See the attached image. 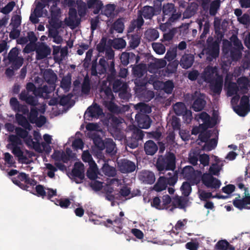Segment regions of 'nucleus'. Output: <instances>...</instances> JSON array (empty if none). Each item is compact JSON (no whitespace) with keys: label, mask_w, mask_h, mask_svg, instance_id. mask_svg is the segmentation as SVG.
<instances>
[{"label":"nucleus","mask_w":250,"mask_h":250,"mask_svg":"<svg viewBox=\"0 0 250 250\" xmlns=\"http://www.w3.org/2000/svg\"><path fill=\"white\" fill-rule=\"evenodd\" d=\"M120 59L122 64L126 66L129 63L136 64L138 63L140 57L138 56H136L133 52H124L121 54Z\"/></svg>","instance_id":"11"},{"label":"nucleus","mask_w":250,"mask_h":250,"mask_svg":"<svg viewBox=\"0 0 250 250\" xmlns=\"http://www.w3.org/2000/svg\"><path fill=\"white\" fill-rule=\"evenodd\" d=\"M233 206L238 209L242 210L243 209H250L248 206L250 205V194L248 188H245V192L243 198H241L240 194L232 201Z\"/></svg>","instance_id":"7"},{"label":"nucleus","mask_w":250,"mask_h":250,"mask_svg":"<svg viewBox=\"0 0 250 250\" xmlns=\"http://www.w3.org/2000/svg\"><path fill=\"white\" fill-rule=\"evenodd\" d=\"M197 23L199 31H201L202 28H203V32L200 36V41H199V42L202 44V42H205L207 35L209 33L210 24L208 20L205 21L204 18L199 20Z\"/></svg>","instance_id":"12"},{"label":"nucleus","mask_w":250,"mask_h":250,"mask_svg":"<svg viewBox=\"0 0 250 250\" xmlns=\"http://www.w3.org/2000/svg\"><path fill=\"white\" fill-rule=\"evenodd\" d=\"M19 97L21 101L25 102L32 107H35L38 104V99L35 96L29 95L25 90H22Z\"/></svg>","instance_id":"18"},{"label":"nucleus","mask_w":250,"mask_h":250,"mask_svg":"<svg viewBox=\"0 0 250 250\" xmlns=\"http://www.w3.org/2000/svg\"><path fill=\"white\" fill-rule=\"evenodd\" d=\"M89 116L91 118H98L102 113L103 110L100 106L96 104L87 108Z\"/></svg>","instance_id":"29"},{"label":"nucleus","mask_w":250,"mask_h":250,"mask_svg":"<svg viewBox=\"0 0 250 250\" xmlns=\"http://www.w3.org/2000/svg\"><path fill=\"white\" fill-rule=\"evenodd\" d=\"M16 134L21 139L27 138L29 134L28 130L21 127H16L15 128Z\"/></svg>","instance_id":"61"},{"label":"nucleus","mask_w":250,"mask_h":250,"mask_svg":"<svg viewBox=\"0 0 250 250\" xmlns=\"http://www.w3.org/2000/svg\"><path fill=\"white\" fill-rule=\"evenodd\" d=\"M90 81L88 76L84 78L82 84V92L84 94H88L90 91Z\"/></svg>","instance_id":"44"},{"label":"nucleus","mask_w":250,"mask_h":250,"mask_svg":"<svg viewBox=\"0 0 250 250\" xmlns=\"http://www.w3.org/2000/svg\"><path fill=\"white\" fill-rule=\"evenodd\" d=\"M139 179L143 183L147 184H152L155 181L154 174L148 170H142L139 175Z\"/></svg>","instance_id":"19"},{"label":"nucleus","mask_w":250,"mask_h":250,"mask_svg":"<svg viewBox=\"0 0 250 250\" xmlns=\"http://www.w3.org/2000/svg\"><path fill=\"white\" fill-rule=\"evenodd\" d=\"M114 51L110 47H107L105 50V58L106 59V60L104 57H102V58H104V61L107 62L108 64L112 61L115 63L114 61Z\"/></svg>","instance_id":"55"},{"label":"nucleus","mask_w":250,"mask_h":250,"mask_svg":"<svg viewBox=\"0 0 250 250\" xmlns=\"http://www.w3.org/2000/svg\"><path fill=\"white\" fill-rule=\"evenodd\" d=\"M50 48L44 42H41L36 48V56L37 60H41L46 58L51 54Z\"/></svg>","instance_id":"13"},{"label":"nucleus","mask_w":250,"mask_h":250,"mask_svg":"<svg viewBox=\"0 0 250 250\" xmlns=\"http://www.w3.org/2000/svg\"><path fill=\"white\" fill-rule=\"evenodd\" d=\"M72 175L81 180L84 179V166L82 163L76 162L75 163L74 168L72 170Z\"/></svg>","instance_id":"21"},{"label":"nucleus","mask_w":250,"mask_h":250,"mask_svg":"<svg viewBox=\"0 0 250 250\" xmlns=\"http://www.w3.org/2000/svg\"><path fill=\"white\" fill-rule=\"evenodd\" d=\"M119 170L123 173H129L134 171L136 169L135 163L126 159H122L117 161Z\"/></svg>","instance_id":"9"},{"label":"nucleus","mask_w":250,"mask_h":250,"mask_svg":"<svg viewBox=\"0 0 250 250\" xmlns=\"http://www.w3.org/2000/svg\"><path fill=\"white\" fill-rule=\"evenodd\" d=\"M203 184L208 188L217 189L220 188L221 183L219 180L209 174H204L202 177Z\"/></svg>","instance_id":"10"},{"label":"nucleus","mask_w":250,"mask_h":250,"mask_svg":"<svg viewBox=\"0 0 250 250\" xmlns=\"http://www.w3.org/2000/svg\"><path fill=\"white\" fill-rule=\"evenodd\" d=\"M104 149L107 153H112L115 147V144L111 139H107L104 142Z\"/></svg>","instance_id":"51"},{"label":"nucleus","mask_w":250,"mask_h":250,"mask_svg":"<svg viewBox=\"0 0 250 250\" xmlns=\"http://www.w3.org/2000/svg\"><path fill=\"white\" fill-rule=\"evenodd\" d=\"M144 136V131L138 128H134L131 137L126 140L128 146L132 149L137 147L142 144Z\"/></svg>","instance_id":"8"},{"label":"nucleus","mask_w":250,"mask_h":250,"mask_svg":"<svg viewBox=\"0 0 250 250\" xmlns=\"http://www.w3.org/2000/svg\"><path fill=\"white\" fill-rule=\"evenodd\" d=\"M23 58L22 57H19L14 59V61H10L12 63L11 68L15 69V70L19 69L23 63Z\"/></svg>","instance_id":"58"},{"label":"nucleus","mask_w":250,"mask_h":250,"mask_svg":"<svg viewBox=\"0 0 250 250\" xmlns=\"http://www.w3.org/2000/svg\"><path fill=\"white\" fill-rule=\"evenodd\" d=\"M14 184L19 186L23 190L29 191L30 186H34L37 184V181L31 179L28 174L24 172H20L16 177H13L12 179Z\"/></svg>","instance_id":"4"},{"label":"nucleus","mask_w":250,"mask_h":250,"mask_svg":"<svg viewBox=\"0 0 250 250\" xmlns=\"http://www.w3.org/2000/svg\"><path fill=\"white\" fill-rule=\"evenodd\" d=\"M102 170L105 175L109 177H113L116 174L115 168L108 164H104Z\"/></svg>","instance_id":"40"},{"label":"nucleus","mask_w":250,"mask_h":250,"mask_svg":"<svg viewBox=\"0 0 250 250\" xmlns=\"http://www.w3.org/2000/svg\"><path fill=\"white\" fill-rule=\"evenodd\" d=\"M141 38L138 34H134L131 36L128 42L129 47L132 49L137 48L140 43Z\"/></svg>","instance_id":"41"},{"label":"nucleus","mask_w":250,"mask_h":250,"mask_svg":"<svg viewBox=\"0 0 250 250\" xmlns=\"http://www.w3.org/2000/svg\"><path fill=\"white\" fill-rule=\"evenodd\" d=\"M135 119L138 126L141 128H148L152 122L149 116L145 114H136Z\"/></svg>","instance_id":"16"},{"label":"nucleus","mask_w":250,"mask_h":250,"mask_svg":"<svg viewBox=\"0 0 250 250\" xmlns=\"http://www.w3.org/2000/svg\"><path fill=\"white\" fill-rule=\"evenodd\" d=\"M93 141L95 146L100 150H103L104 149V142L103 141L100 136L96 135L94 136L93 138Z\"/></svg>","instance_id":"60"},{"label":"nucleus","mask_w":250,"mask_h":250,"mask_svg":"<svg viewBox=\"0 0 250 250\" xmlns=\"http://www.w3.org/2000/svg\"><path fill=\"white\" fill-rule=\"evenodd\" d=\"M239 91V86L236 83L233 82H229L227 84V94L229 96L236 95Z\"/></svg>","instance_id":"33"},{"label":"nucleus","mask_w":250,"mask_h":250,"mask_svg":"<svg viewBox=\"0 0 250 250\" xmlns=\"http://www.w3.org/2000/svg\"><path fill=\"white\" fill-rule=\"evenodd\" d=\"M207 55V60L210 61L218 57L220 52L219 42L210 36L207 40L206 47L204 49Z\"/></svg>","instance_id":"3"},{"label":"nucleus","mask_w":250,"mask_h":250,"mask_svg":"<svg viewBox=\"0 0 250 250\" xmlns=\"http://www.w3.org/2000/svg\"><path fill=\"white\" fill-rule=\"evenodd\" d=\"M174 87L173 82L172 81L168 80L164 83V91L167 94H171Z\"/></svg>","instance_id":"64"},{"label":"nucleus","mask_w":250,"mask_h":250,"mask_svg":"<svg viewBox=\"0 0 250 250\" xmlns=\"http://www.w3.org/2000/svg\"><path fill=\"white\" fill-rule=\"evenodd\" d=\"M124 23L121 19H117L112 24L111 29H113L119 33H123L124 30Z\"/></svg>","instance_id":"42"},{"label":"nucleus","mask_w":250,"mask_h":250,"mask_svg":"<svg viewBox=\"0 0 250 250\" xmlns=\"http://www.w3.org/2000/svg\"><path fill=\"white\" fill-rule=\"evenodd\" d=\"M144 23V21L142 15L138 13V17L136 20L131 22V26L133 29L135 28L140 29Z\"/></svg>","instance_id":"59"},{"label":"nucleus","mask_w":250,"mask_h":250,"mask_svg":"<svg viewBox=\"0 0 250 250\" xmlns=\"http://www.w3.org/2000/svg\"><path fill=\"white\" fill-rule=\"evenodd\" d=\"M9 103L12 109L15 112H21L22 115H27L29 113L28 106L25 104H20L16 98H11Z\"/></svg>","instance_id":"15"},{"label":"nucleus","mask_w":250,"mask_h":250,"mask_svg":"<svg viewBox=\"0 0 250 250\" xmlns=\"http://www.w3.org/2000/svg\"><path fill=\"white\" fill-rule=\"evenodd\" d=\"M199 118L203 122V124H200V126H208V125H211L210 117L207 112L201 113Z\"/></svg>","instance_id":"54"},{"label":"nucleus","mask_w":250,"mask_h":250,"mask_svg":"<svg viewBox=\"0 0 250 250\" xmlns=\"http://www.w3.org/2000/svg\"><path fill=\"white\" fill-rule=\"evenodd\" d=\"M158 149L157 144L152 140H148L144 144V150L147 155H154Z\"/></svg>","instance_id":"22"},{"label":"nucleus","mask_w":250,"mask_h":250,"mask_svg":"<svg viewBox=\"0 0 250 250\" xmlns=\"http://www.w3.org/2000/svg\"><path fill=\"white\" fill-rule=\"evenodd\" d=\"M233 109L234 111L240 117H245L250 112V108L249 109L247 107L241 106L240 104L233 106Z\"/></svg>","instance_id":"35"},{"label":"nucleus","mask_w":250,"mask_h":250,"mask_svg":"<svg viewBox=\"0 0 250 250\" xmlns=\"http://www.w3.org/2000/svg\"><path fill=\"white\" fill-rule=\"evenodd\" d=\"M182 194L185 196H188L191 192V187L190 184L188 182H184L181 187Z\"/></svg>","instance_id":"63"},{"label":"nucleus","mask_w":250,"mask_h":250,"mask_svg":"<svg viewBox=\"0 0 250 250\" xmlns=\"http://www.w3.org/2000/svg\"><path fill=\"white\" fill-rule=\"evenodd\" d=\"M155 9L152 6H145L141 10L139 11L138 13L142 15L146 19H151L154 15Z\"/></svg>","instance_id":"28"},{"label":"nucleus","mask_w":250,"mask_h":250,"mask_svg":"<svg viewBox=\"0 0 250 250\" xmlns=\"http://www.w3.org/2000/svg\"><path fill=\"white\" fill-rule=\"evenodd\" d=\"M107 43L109 45H112L116 49L124 48L126 45V42L123 38H117L114 40L109 39Z\"/></svg>","instance_id":"30"},{"label":"nucleus","mask_w":250,"mask_h":250,"mask_svg":"<svg viewBox=\"0 0 250 250\" xmlns=\"http://www.w3.org/2000/svg\"><path fill=\"white\" fill-rule=\"evenodd\" d=\"M145 36L148 41H154L159 37L158 31L155 29H150L145 32Z\"/></svg>","instance_id":"36"},{"label":"nucleus","mask_w":250,"mask_h":250,"mask_svg":"<svg viewBox=\"0 0 250 250\" xmlns=\"http://www.w3.org/2000/svg\"><path fill=\"white\" fill-rule=\"evenodd\" d=\"M217 68L212 66H207L203 73V78L205 82L211 83L215 81L214 76L218 75Z\"/></svg>","instance_id":"17"},{"label":"nucleus","mask_w":250,"mask_h":250,"mask_svg":"<svg viewBox=\"0 0 250 250\" xmlns=\"http://www.w3.org/2000/svg\"><path fill=\"white\" fill-rule=\"evenodd\" d=\"M242 49L235 47L232 48L230 51V56L232 61H237L242 57Z\"/></svg>","instance_id":"45"},{"label":"nucleus","mask_w":250,"mask_h":250,"mask_svg":"<svg viewBox=\"0 0 250 250\" xmlns=\"http://www.w3.org/2000/svg\"><path fill=\"white\" fill-rule=\"evenodd\" d=\"M91 75L93 76H98L99 78L102 75L107 74L106 80L109 84H112L113 91L118 92L120 91H126L127 85L121 79H116L117 73L115 68V64L111 62L108 64L104 58H100L98 65L97 59L93 60L91 62Z\"/></svg>","instance_id":"1"},{"label":"nucleus","mask_w":250,"mask_h":250,"mask_svg":"<svg viewBox=\"0 0 250 250\" xmlns=\"http://www.w3.org/2000/svg\"><path fill=\"white\" fill-rule=\"evenodd\" d=\"M167 185L165 177H160L153 187V189L157 192H160L166 189Z\"/></svg>","instance_id":"34"},{"label":"nucleus","mask_w":250,"mask_h":250,"mask_svg":"<svg viewBox=\"0 0 250 250\" xmlns=\"http://www.w3.org/2000/svg\"><path fill=\"white\" fill-rule=\"evenodd\" d=\"M156 167L159 171L172 170L176 168V157L172 152H168L164 155H159L156 163Z\"/></svg>","instance_id":"2"},{"label":"nucleus","mask_w":250,"mask_h":250,"mask_svg":"<svg viewBox=\"0 0 250 250\" xmlns=\"http://www.w3.org/2000/svg\"><path fill=\"white\" fill-rule=\"evenodd\" d=\"M106 42L107 38L105 37H102L100 42L96 46V49L99 53L104 52L106 50L107 47H110V45H109V46L106 45Z\"/></svg>","instance_id":"48"},{"label":"nucleus","mask_w":250,"mask_h":250,"mask_svg":"<svg viewBox=\"0 0 250 250\" xmlns=\"http://www.w3.org/2000/svg\"><path fill=\"white\" fill-rule=\"evenodd\" d=\"M15 120L18 125L22 126L25 129L30 131L32 129L29 120L23 115L17 113L15 115Z\"/></svg>","instance_id":"20"},{"label":"nucleus","mask_w":250,"mask_h":250,"mask_svg":"<svg viewBox=\"0 0 250 250\" xmlns=\"http://www.w3.org/2000/svg\"><path fill=\"white\" fill-rule=\"evenodd\" d=\"M188 200L183 197L176 196L172 202V207L170 210L178 208L180 209H184L187 207Z\"/></svg>","instance_id":"24"},{"label":"nucleus","mask_w":250,"mask_h":250,"mask_svg":"<svg viewBox=\"0 0 250 250\" xmlns=\"http://www.w3.org/2000/svg\"><path fill=\"white\" fill-rule=\"evenodd\" d=\"M51 16L50 24L54 27L60 28L61 24L58 21V17L61 13V9L57 6V4H53L50 9Z\"/></svg>","instance_id":"14"},{"label":"nucleus","mask_w":250,"mask_h":250,"mask_svg":"<svg viewBox=\"0 0 250 250\" xmlns=\"http://www.w3.org/2000/svg\"><path fill=\"white\" fill-rule=\"evenodd\" d=\"M194 61V56L191 54H185L184 55L180 60V65L185 69H188L190 67Z\"/></svg>","instance_id":"23"},{"label":"nucleus","mask_w":250,"mask_h":250,"mask_svg":"<svg viewBox=\"0 0 250 250\" xmlns=\"http://www.w3.org/2000/svg\"><path fill=\"white\" fill-rule=\"evenodd\" d=\"M136 109L140 110L141 114L150 113L151 112V108L148 104L140 103L136 105Z\"/></svg>","instance_id":"50"},{"label":"nucleus","mask_w":250,"mask_h":250,"mask_svg":"<svg viewBox=\"0 0 250 250\" xmlns=\"http://www.w3.org/2000/svg\"><path fill=\"white\" fill-rule=\"evenodd\" d=\"M197 5L196 4H191L183 13V17L185 19H188L194 16L197 12Z\"/></svg>","instance_id":"31"},{"label":"nucleus","mask_w":250,"mask_h":250,"mask_svg":"<svg viewBox=\"0 0 250 250\" xmlns=\"http://www.w3.org/2000/svg\"><path fill=\"white\" fill-rule=\"evenodd\" d=\"M173 108L175 113L178 116L183 115L186 110L185 104L182 102L176 103L173 105Z\"/></svg>","instance_id":"38"},{"label":"nucleus","mask_w":250,"mask_h":250,"mask_svg":"<svg viewBox=\"0 0 250 250\" xmlns=\"http://www.w3.org/2000/svg\"><path fill=\"white\" fill-rule=\"evenodd\" d=\"M135 86L136 87V90L138 91L140 89H146V86L147 84V81L143 78L136 79L134 82Z\"/></svg>","instance_id":"57"},{"label":"nucleus","mask_w":250,"mask_h":250,"mask_svg":"<svg viewBox=\"0 0 250 250\" xmlns=\"http://www.w3.org/2000/svg\"><path fill=\"white\" fill-rule=\"evenodd\" d=\"M150 65L153 68L158 69L165 67L167 65V62L163 59H157Z\"/></svg>","instance_id":"62"},{"label":"nucleus","mask_w":250,"mask_h":250,"mask_svg":"<svg viewBox=\"0 0 250 250\" xmlns=\"http://www.w3.org/2000/svg\"><path fill=\"white\" fill-rule=\"evenodd\" d=\"M215 249L217 250H235V247L224 239L217 242L215 245Z\"/></svg>","instance_id":"27"},{"label":"nucleus","mask_w":250,"mask_h":250,"mask_svg":"<svg viewBox=\"0 0 250 250\" xmlns=\"http://www.w3.org/2000/svg\"><path fill=\"white\" fill-rule=\"evenodd\" d=\"M195 172V170L191 166H186L182 169V174L187 179L192 178Z\"/></svg>","instance_id":"49"},{"label":"nucleus","mask_w":250,"mask_h":250,"mask_svg":"<svg viewBox=\"0 0 250 250\" xmlns=\"http://www.w3.org/2000/svg\"><path fill=\"white\" fill-rule=\"evenodd\" d=\"M152 47L158 54H163L166 51V47L162 43L153 42L152 43Z\"/></svg>","instance_id":"52"},{"label":"nucleus","mask_w":250,"mask_h":250,"mask_svg":"<svg viewBox=\"0 0 250 250\" xmlns=\"http://www.w3.org/2000/svg\"><path fill=\"white\" fill-rule=\"evenodd\" d=\"M28 119L30 123L34 124L39 115V109L35 107H31L30 111L28 113Z\"/></svg>","instance_id":"43"},{"label":"nucleus","mask_w":250,"mask_h":250,"mask_svg":"<svg viewBox=\"0 0 250 250\" xmlns=\"http://www.w3.org/2000/svg\"><path fill=\"white\" fill-rule=\"evenodd\" d=\"M212 135V132L211 130H206L205 131L201 132L198 136V139L200 140L202 142L206 143L211 137Z\"/></svg>","instance_id":"56"},{"label":"nucleus","mask_w":250,"mask_h":250,"mask_svg":"<svg viewBox=\"0 0 250 250\" xmlns=\"http://www.w3.org/2000/svg\"><path fill=\"white\" fill-rule=\"evenodd\" d=\"M213 82L210 83L211 90L215 94H220L222 89L223 78L218 76Z\"/></svg>","instance_id":"25"},{"label":"nucleus","mask_w":250,"mask_h":250,"mask_svg":"<svg viewBox=\"0 0 250 250\" xmlns=\"http://www.w3.org/2000/svg\"><path fill=\"white\" fill-rule=\"evenodd\" d=\"M12 152L18 158V160L20 162H23V160L27 159V157L23 155V152L19 146H13Z\"/></svg>","instance_id":"37"},{"label":"nucleus","mask_w":250,"mask_h":250,"mask_svg":"<svg viewBox=\"0 0 250 250\" xmlns=\"http://www.w3.org/2000/svg\"><path fill=\"white\" fill-rule=\"evenodd\" d=\"M217 145V140L215 138H212L209 140L205 143L203 146V149L209 151L214 149Z\"/></svg>","instance_id":"47"},{"label":"nucleus","mask_w":250,"mask_h":250,"mask_svg":"<svg viewBox=\"0 0 250 250\" xmlns=\"http://www.w3.org/2000/svg\"><path fill=\"white\" fill-rule=\"evenodd\" d=\"M237 83L239 85H242L240 87L241 89L248 90L249 87H250L249 79L246 76H243L238 78Z\"/></svg>","instance_id":"46"},{"label":"nucleus","mask_w":250,"mask_h":250,"mask_svg":"<svg viewBox=\"0 0 250 250\" xmlns=\"http://www.w3.org/2000/svg\"><path fill=\"white\" fill-rule=\"evenodd\" d=\"M206 104V101L201 97H198L195 100L192 104V108L195 111H201Z\"/></svg>","instance_id":"32"},{"label":"nucleus","mask_w":250,"mask_h":250,"mask_svg":"<svg viewBox=\"0 0 250 250\" xmlns=\"http://www.w3.org/2000/svg\"><path fill=\"white\" fill-rule=\"evenodd\" d=\"M162 10L163 13V21H164L165 19H168L167 22H173L181 17V13L177 12L174 4L168 3L164 4Z\"/></svg>","instance_id":"6"},{"label":"nucleus","mask_w":250,"mask_h":250,"mask_svg":"<svg viewBox=\"0 0 250 250\" xmlns=\"http://www.w3.org/2000/svg\"><path fill=\"white\" fill-rule=\"evenodd\" d=\"M43 77L45 81L49 84H54L57 79V75L51 69L45 70Z\"/></svg>","instance_id":"26"},{"label":"nucleus","mask_w":250,"mask_h":250,"mask_svg":"<svg viewBox=\"0 0 250 250\" xmlns=\"http://www.w3.org/2000/svg\"><path fill=\"white\" fill-rule=\"evenodd\" d=\"M220 7V0H216L212 1L210 4L209 9V13L211 16H215Z\"/></svg>","instance_id":"53"},{"label":"nucleus","mask_w":250,"mask_h":250,"mask_svg":"<svg viewBox=\"0 0 250 250\" xmlns=\"http://www.w3.org/2000/svg\"><path fill=\"white\" fill-rule=\"evenodd\" d=\"M82 159L83 162H88L90 165V167H97L96 164L93 160L91 155L88 150L84 151L83 152Z\"/></svg>","instance_id":"39"},{"label":"nucleus","mask_w":250,"mask_h":250,"mask_svg":"<svg viewBox=\"0 0 250 250\" xmlns=\"http://www.w3.org/2000/svg\"><path fill=\"white\" fill-rule=\"evenodd\" d=\"M124 212L121 211L119 216H116L114 217V215H112V219H107L104 221V225L106 227H112L114 230L118 234H122L124 231L123 230V223L124 221Z\"/></svg>","instance_id":"5"}]
</instances>
